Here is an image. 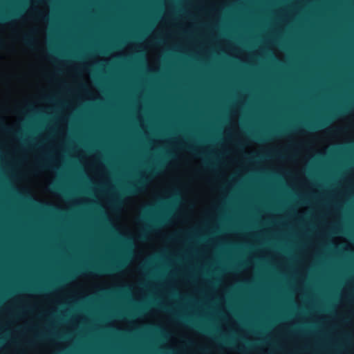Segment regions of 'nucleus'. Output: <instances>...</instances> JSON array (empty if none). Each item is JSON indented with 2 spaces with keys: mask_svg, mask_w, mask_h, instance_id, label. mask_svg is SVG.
I'll use <instances>...</instances> for the list:
<instances>
[{
  "mask_svg": "<svg viewBox=\"0 0 354 354\" xmlns=\"http://www.w3.org/2000/svg\"><path fill=\"white\" fill-rule=\"evenodd\" d=\"M147 182L146 178H142L138 180L137 183L131 185L124 190V194L129 195H134L142 190L143 187L145 186Z\"/></svg>",
  "mask_w": 354,
  "mask_h": 354,
  "instance_id": "obj_1",
  "label": "nucleus"
},
{
  "mask_svg": "<svg viewBox=\"0 0 354 354\" xmlns=\"http://www.w3.org/2000/svg\"><path fill=\"white\" fill-rule=\"evenodd\" d=\"M121 266H122L120 264L111 265L109 266H94L92 267L91 269L100 274H106L119 270Z\"/></svg>",
  "mask_w": 354,
  "mask_h": 354,
  "instance_id": "obj_2",
  "label": "nucleus"
},
{
  "mask_svg": "<svg viewBox=\"0 0 354 354\" xmlns=\"http://www.w3.org/2000/svg\"><path fill=\"white\" fill-rule=\"evenodd\" d=\"M23 41L26 45L32 47L33 45L34 39L30 34H26L23 37Z\"/></svg>",
  "mask_w": 354,
  "mask_h": 354,
  "instance_id": "obj_3",
  "label": "nucleus"
},
{
  "mask_svg": "<svg viewBox=\"0 0 354 354\" xmlns=\"http://www.w3.org/2000/svg\"><path fill=\"white\" fill-rule=\"evenodd\" d=\"M325 125V122H322L318 123L317 124H309L308 127L311 129H315L317 127H322Z\"/></svg>",
  "mask_w": 354,
  "mask_h": 354,
  "instance_id": "obj_4",
  "label": "nucleus"
},
{
  "mask_svg": "<svg viewBox=\"0 0 354 354\" xmlns=\"http://www.w3.org/2000/svg\"><path fill=\"white\" fill-rule=\"evenodd\" d=\"M10 17L11 16L8 15H1L0 16V21L6 22L10 19Z\"/></svg>",
  "mask_w": 354,
  "mask_h": 354,
  "instance_id": "obj_5",
  "label": "nucleus"
},
{
  "mask_svg": "<svg viewBox=\"0 0 354 354\" xmlns=\"http://www.w3.org/2000/svg\"><path fill=\"white\" fill-rule=\"evenodd\" d=\"M37 167L40 169H46L47 167V165L41 162H38Z\"/></svg>",
  "mask_w": 354,
  "mask_h": 354,
  "instance_id": "obj_6",
  "label": "nucleus"
},
{
  "mask_svg": "<svg viewBox=\"0 0 354 354\" xmlns=\"http://www.w3.org/2000/svg\"><path fill=\"white\" fill-rule=\"evenodd\" d=\"M164 223H165V220L164 219H160V220H158V221H156V225H161V224H162Z\"/></svg>",
  "mask_w": 354,
  "mask_h": 354,
  "instance_id": "obj_7",
  "label": "nucleus"
},
{
  "mask_svg": "<svg viewBox=\"0 0 354 354\" xmlns=\"http://www.w3.org/2000/svg\"><path fill=\"white\" fill-rule=\"evenodd\" d=\"M2 44H3V41L1 39H0V48H1Z\"/></svg>",
  "mask_w": 354,
  "mask_h": 354,
  "instance_id": "obj_8",
  "label": "nucleus"
},
{
  "mask_svg": "<svg viewBox=\"0 0 354 354\" xmlns=\"http://www.w3.org/2000/svg\"><path fill=\"white\" fill-rule=\"evenodd\" d=\"M17 15H18L17 13H14V14L12 15V16H17Z\"/></svg>",
  "mask_w": 354,
  "mask_h": 354,
  "instance_id": "obj_9",
  "label": "nucleus"
},
{
  "mask_svg": "<svg viewBox=\"0 0 354 354\" xmlns=\"http://www.w3.org/2000/svg\"><path fill=\"white\" fill-rule=\"evenodd\" d=\"M119 203L118 200L115 201V203Z\"/></svg>",
  "mask_w": 354,
  "mask_h": 354,
  "instance_id": "obj_10",
  "label": "nucleus"
}]
</instances>
